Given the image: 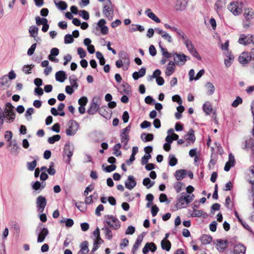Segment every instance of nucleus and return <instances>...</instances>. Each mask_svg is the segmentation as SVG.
<instances>
[{
    "label": "nucleus",
    "instance_id": "nucleus-1",
    "mask_svg": "<svg viewBox=\"0 0 254 254\" xmlns=\"http://www.w3.org/2000/svg\"><path fill=\"white\" fill-rule=\"evenodd\" d=\"M194 196L193 194H187L185 193H182L181 196H177V200L178 203L176 205L177 209L183 207L184 205L188 204L191 202L194 198Z\"/></svg>",
    "mask_w": 254,
    "mask_h": 254
},
{
    "label": "nucleus",
    "instance_id": "nucleus-2",
    "mask_svg": "<svg viewBox=\"0 0 254 254\" xmlns=\"http://www.w3.org/2000/svg\"><path fill=\"white\" fill-rule=\"evenodd\" d=\"M101 100L99 97L95 96L93 98L90 106L87 110V113L90 115L95 114L100 108H99L101 105Z\"/></svg>",
    "mask_w": 254,
    "mask_h": 254
},
{
    "label": "nucleus",
    "instance_id": "nucleus-3",
    "mask_svg": "<svg viewBox=\"0 0 254 254\" xmlns=\"http://www.w3.org/2000/svg\"><path fill=\"white\" fill-rule=\"evenodd\" d=\"M243 2L242 1H234L228 6V9L235 15L240 14L242 11Z\"/></svg>",
    "mask_w": 254,
    "mask_h": 254
},
{
    "label": "nucleus",
    "instance_id": "nucleus-4",
    "mask_svg": "<svg viewBox=\"0 0 254 254\" xmlns=\"http://www.w3.org/2000/svg\"><path fill=\"white\" fill-rule=\"evenodd\" d=\"M103 14L109 20L113 19L114 15L113 5L112 1L106 2L103 6Z\"/></svg>",
    "mask_w": 254,
    "mask_h": 254
},
{
    "label": "nucleus",
    "instance_id": "nucleus-5",
    "mask_svg": "<svg viewBox=\"0 0 254 254\" xmlns=\"http://www.w3.org/2000/svg\"><path fill=\"white\" fill-rule=\"evenodd\" d=\"M172 57H173L176 64L178 66L184 65L186 62L190 59L189 57L187 56L185 54L177 53H173Z\"/></svg>",
    "mask_w": 254,
    "mask_h": 254
},
{
    "label": "nucleus",
    "instance_id": "nucleus-6",
    "mask_svg": "<svg viewBox=\"0 0 254 254\" xmlns=\"http://www.w3.org/2000/svg\"><path fill=\"white\" fill-rule=\"evenodd\" d=\"M107 224L115 230L119 229L121 227L120 221L113 215H108L105 217Z\"/></svg>",
    "mask_w": 254,
    "mask_h": 254
},
{
    "label": "nucleus",
    "instance_id": "nucleus-7",
    "mask_svg": "<svg viewBox=\"0 0 254 254\" xmlns=\"http://www.w3.org/2000/svg\"><path fill=\"white\" fill-rule=\"evenodd\" d=\"M69 127L66 129L65 133L67 136H73L77 132L79 125L78 123L73 120H71L68 122Z\"/></svg>",
    "mask_w": 254,
    "mask_h": 254
},
{
    "label": "nucleus",
    "instance_id": "nucleus-8",
    "mask_svg": "<svg viewBox=\"0 0 254 254\" xmlns=\"http://www.w3.org/2000/svg\"><path fill=\"white\" fill-rule=\"evenodd\" d=\"M254 57L252 52L249 53L247 52H243L239 57V61L242 64H246L249 63Z\"/></svg>",
    "mask_w": 254,
    "mask_h": 254
},
{
    "label": "nucleus",
    "instance_id": "nucleus-9",
    "mask_svg": "<svg viewBox=\"0 0 254 254\" xmlns=\"http://www.w3.org/2000/svg\"><path fill=\"white\" fill-rule=\"evenodd\" d=\"M40 225H42V224H40L36 230V232H37L38 230L40 231V232L38 235V243H42L44 242L45 238L49 234V231L48 229L47 228H42L40 227Z\"/></svg>",
    "mask_w": 254,
    "mask_h": 254
},
{
    "label": "nucleus",
    "instance_id": "nucleus-10",
    "mask_svg": "<svg viewBox=\"0 0 254 254\" xmlns=\"http://www.w3.org/2000/svg\"><path fill=\"white\" fill-rule=\"evenodd\" d=\"M74 150V147L73 145H70L69 143H66L64 148V154L67 157V160L66 162L67 164H69L71 157L73 155Z\"/></svg>",
    "mask_w": 254,
    "mask_h": 254
},
{
    "label": "nucleus",
    "instance_id": "nucleus-11",
    "mask_svg": "<svg viewBox=\"0 0 254 254\" xmlns=\"http://www.w3.org/2000/svg\"><path fill=\"white\" fill-rule=\"evenodd\" d=\"M36 204L38 210L42 213L47 205V200L42 195H39L36 199Z\"/></svg>",
    "mask_w": 254,
    "mask_h": 254
},
{
    "label": "nucleus",
    "instance_id": "nucleus-12",
    "mask_svg": "<svg viewBox=\"0 0 254 254\" xmlns=\"http://www.w3.org/2000/svg\"><path fill=\"white\" fill-rule=\"evenodd\" d=\"M253 35L241 34L238 40V42L240 44L247 45L253 42Z\"/></svg>",
    "mask_w": 254,
    "mask_h": 254
},
{
    "label": "nucleus",
    "instance_id": "nucleus-13",
    "mask_svg": "<svg viewBox=\"0 0 254 254\" xmlns=\"http://www.w3.org/2000/svg\"><path fill=\"white\" fill-rule=\"evenodd\" d=\"M136 185V182L134 177L132 175H129L127 177V180L125 182V187L129 190H132Z\"/></svg>",
    "mask_w": 254,
    "mask_h": 254
},
{
    "label": "nucleus",
    "instance_id": "nucleus-14",
    "mask_svg": "<svg viewBox=\"0 0 254 254\" xmlns=\"http://www.w3.org/2000/svg\"><path fill=\"white\" fill-rule=\"evenodd\" d=\"M14 108V106L10 103L7 102L5 105L4 111L0 112L1 114L5 116V117H7L10 114H12V113H15Z\"/></svg>",
    "mask_w": 254,
    "mask_h": 254
},
{
    "label": "nucleus",
    "instance_id": "nucleus-15",
    "mask_svg": "<svg viewBox=\"0 0 254 254\" xmlns=\"http://www.w3.org/2000/svg\"><path fill=\"white\" fill-rule=\"evenodd\" d=\"M156 250L157 247L154 243H147L142 249V253L144 254H146L149 251H151L152 252H154Z\"/></svg>",
    "mask_w": 254,
    "mask_h": 254
},
{
    "label": "nucleus",
    "instance_id": "nucleus-16",
    "mask_svg": "<svg viewBox=\"0 0 254 254\" xmlns=\"http://www.w3.org/2000/svg\"><path fill=\"white\" fill-rule=\"evenodd\" d=\"M10 81L8 79L7 75H4L0 77V89H5L8 88Z\"/></svg>",
    "mask_w": 254,
    "mask_h": 254
},
{
    "label": "nucleus",
    "instance_id": "nucleus-17",
    "mask_svg": "<svg viewBox=\"0 0 254 254\" xmlns=\"http://www.w3.org/2000/svg\"><path fill=\"white\" fill-rule=\"evenodd\" d=\"M108 108L106 106L101 107L99 110V114L106 119H110L112 116V112L107 111Z\"/></svg>",
    "mask_w": 254,
    "mask_h": 254
},
{
    "label": "nucleus",
    "instance_id": "nucleus-18",
    "mask_svg": "<svg viewBox=\"0 0 254 254\" xmlns=\"http://www.w3.org/2000/svg\"><path fill=\"white\" fill-rule=\"evenodd\" d=\"M119 57L120 60H122V62L126 64L129 66L130 64V60L128 54L124 51H122L119 53Z\"/></svg>",
    "mask_w": 254,
    "mask_h": 254
},
{
    "label": "nucleus",
    "instance_id": "nucleus-19",
    "mask_svg": "<svg viewBox=\"0 0 254 254\" xmlns=\"http://www.w3.org/2000/svg\"><path fill=\"white\" fill-rule=\"evenodd\" d=\"M216 248L219 252H224L227 248V241L219 239L217 240Z\"/></svg>",
    "mask_w": 254,
    "mask_h": 254
},
{
    "label": "nucleus",
    "instance_id": "nucleus-20",
    "mask_svg": "<svg viewBox=\"0 0 254 254\" xmlns=\"http://www.w3.org/2000/svg\"><path fill=\"white\" fill-rule=\"evenodd\" d=\"M187 174V171L186 170L180 169L177 170L174 174L176 180L178 181L183 180L186 177Z\"/></svg>",
    "mask_w": 254,
    "mask_h": 254
},
{
    "label": "nucleus",
    "instance_id": "nucleus-21",
    "mask_svg": "<svg viewBox=\"0 0 254 254\" xmlns=\"http://www.w3.org/2000/svg\"><path fill=\"white\" fill-rule=\"evenodd\" d=\"M188 5V0H177L175 7L177 10H183L185 9Z\"/></svg>",
    "mask_w": 254,
    "mask_h": 254
},
{
    "label": "nucleus",
    "instance_id": "nucleus-22",
    "mask_svg": "<svg viewBox=\"0 0 254 254\" xmlns=\"http://www.w3.org/2000/svg\"><path fill=\"white\" fill-rule=\"evenodd\" d=\"M175 63L172 61H170L168 63L166 71L165 74L167 76H169L171 75L175 71Z\"/></svg>",
    "mask_w": 254,
    "mask_h": 254
},
{
    "label": "nucleus",
    "instance_id": "nucleus-23",
    "mask_svg": "<svg viewBox=\"0 0 254 254\" xmlns=\"http://www.w3.org/2000/svg\"><path fill=\"white\" fill-rule=\"evenodd\" d=\"M55 77L57 81L63 82L66 79V75L64 71L60 70L56 72Z\"/></svg>",
    "mask_w": 254,
    "mask_h": 254
},
{
    "label": "nucleus",
    "instance_id": "nucleus-24",
    "mask_svg": "<svg viewBox=\"0 0 254 254\" xmlns=\"http://www.w3.org/2000/svg\"><path fill=\"white\" fill-rule=\"evenodd\" d=\"M246 251V247L242 244H238L235 246L234 252L235 254H245Z\"/></svg>",
    "mask_w": 254,
    "mask_h": 254
},
{
    "label": "nucleus",
    "instance_id": "nucleus-25",
    "mask_svg": "<svg viewBox=\"0 0 254 254\" xmlns=\"http://www.w3.org/2000/svg\"><path fill=\"white\" fill-rule=\"evenodd\" d=\"M145 73L146 68L144 67H142L138 72L135 71L132 73V77L134 80H137L139 78L144 76Z\"/></svg>",
    "mask_w": 254,
    "mask_h": 254
},
{
    "label": "nucleus",
    "instance_id": "nucleus-26",
    "mask_svg": "<svg viewBox=\"0 0 254 254\" xmlns=\"http://www.w3.org/2000/svg\"><path fill=\"white\" fill-rule=\"evenodd\" d=\"M88 243L87 241L83 242L80 245V250L77 254H86L89 252Z\"/></svg>",
    "mask_w": 254,
    "mask_h": 254
},
{
    "label": "nucleus",
    "instance_id": "nucleus-27",
    "mask_svg": "<svg viewBox=\"0 0 254 254\" xmlns=\"http://www.w3.org/2000/svg\"><path fill=\"white\" fill-rule=\"evenodd\" d=\"M145 13L147 15V16L151 19L152 20L155 21L156 23H160V19L153 13L151 11V10L149 8L147 9Z\"/></svg>",
    "mask_w": 254,
    "mask_h": 254
},
{
    "label": "nucleus",
    "instance_id": "nucleus-28",
    "mask_svg": "<svg viewBox=\"0 0 254 254\" xmlns=\"http://www.w3.org/2000/svg\"><path fill=\"white\" fill-rule=\"evenodd\" d=\"M143 236L142 235H140L138 236V237L136 240V241L133 245L132 250V252L133 253V254H134L135 252L138 249V247L140 245V244L143 240Z\"/></svg>",
    "mask_w": 254,
    "mask_h": 254
},
{
    "label": "nucleus",
    "instance_id": "nucleus-29",
    "mask_svg": "<svg viewBox=\"0 0 254 254\" xmlns=\"http://www.w3.org/2000/svg\"><path fill=\"white\" fill-rule=\"evenodd\" d=\"M244 16L247 21H250L254 18V12L252 9H246L244 13Z\"/></svg>",
    "mask_w": 254,
    "mask_h": 254
},
{
    "label": "nucleus",
    "instance_id": "nucleus-30",
    "mask_svg": "<svg viewBox=\"0 0 254 254\" xmlns=\"http://www.w3.org/2000/svg\"><path fill=\"white\" fill-rule=\"evenodd\" d=\"M205 87L207 89V95H211L214 93L215 88L212 83L210 82H207L205 85Z\"/></svg>",
    "mask_w": 254,
    "mask_h": 254
},
{
    "label": "nucleus",
    "instance_id": "nucleus-31",
    "mask_svg": "<svg viewBox=\"0 0 254 254\" xmlns=\"http://www.w3.org/2000/svg\"><path fill=\"white\" fill-rule=\"evenodd\" d=\"M190 215L191 217H202L203 218H205L207 216L206 213L204 212L203 211L196 209H194V210H193L192 212L190 213Z\"/></svg>",
    "mask_w": 254,
    "mask_h": 254
},
{
    "label": "nucleus",
    "instance_id": "nucleus-32",
    "mask_svg": "<svg viewBox=\"0 0 254 254\" xmlns=\"http://www.w3.org/2000/svg\"><path fill=\"white\" fill-rule=\"evenodd\" d=\"M33 158H34V160L33 161L27 163V169L31 171H33L35 169V167L37 166V160L38 159L37 156H35Z\"/></svg>",
    "mask_w": 254,
    "mask_h": 254
},
{
    "label": "nucleus",
    "instance_id": "nucleus-33",
    "mask_svg": "<svg viewBox=\"0 0 254 254\" xmlns=\"http://www.w3.org/2000/svg\"><path fill=\"white\" fill-rule=\"evenodd\" d=\"M225 0H218L215 4V6L216 7L217 12H218L222 11L225 7Z\"/></svg>",
    "mask_w": 254,
    "mask_h": 254
},
{
    "label": "nucleus",
    "instance_id": "nucleus-34",
    "mask_svg": "<svg viewBox=\"0 0 254 254\" xmlns=\"http://www.w3.org/2000/svg\"><path fill=\"white\" fill-rule=\"evenodd\" d=\"M200 240L203 245H207L212 242V238L211 236L203 235L200 237Z\"/></svg>",
    "mask_w": 254,
    "mask_h": 254
},
{
    "label": "nucleus",
    "instance_id": "nucleus-35",
    "mask_svg": "<svg viewBox=\"0 0 254 254\" xmlns=\"http://www.w3.org/2000/svg\"><path fill=\"white\" fill-rule=\"evenodd\" d=\"M185 138L187 140L190 141L194 142L195 140V137L194 134V131L192 129H190L189 132L185 135Z\"/></svg>",
    "mask_w": 254,
    "mask_h": 254
},
{
    "label": "nucleus",
    "instance_id": "nucleus-36",
    "mask_svg": "<svg viewBox=\"0 0 254 254\" xmlns=\"http://www.w3.org/2000/svg\"><path fill=\"white\" fill-rule=\"evenodd\" d=\"M153 134L146 133H142L140 136L141 140L144 142L151 141L153 139Z\"/></svg>",
    "mask_w": 254,
    "mask_h": 254
},
{
    "label": "nucleus",
    "instance_id": "nucleus-37",
    "mask_svg": "<svg viewBox=\"0 0 254 254\" xmlns=\"http://www.w3.org/2000/svg\"><path fill=\"white\" fill-rule=\"evenodd\" d=\"M38 30L39 28L37 26L35 25L31 26L29 29V32L30 36L33 38L37 37L38 33Z\"/></svg>",
    "mask_w": 254,
    "mask_h": 254
},
{
    "label": "nucleus",
    "instance_id": "nucleus-38",
    "mask_svg": "<svg viewBox=\"0 0 254 254\" xmlns=\"http://www.w3.org/2000/svg\"><path fill=\"white\" fill-rule=\"evenodd\" d=\"M244 146L243 149L248 150L249 149L253 148L254 147V140L252 139H249L245 141Z\"/></svg>",
    "mask_w": 254,
    "mask_h": 254
},
{
    "label": "nucleus",
    "instance_id": "nucleus-39",
    "mask_svg": "<svg viewBox=\"0 0 254 254\" xmlns=\"http://www.w3.org/2000/svg\"><path fill=\"white\" fill-rule=\"evenodd\" d=\"M161 246L163 250H165L168 252L171 249V243L169 241H161Z\"/></svg>",
    "mask_w": 254,
    "mask_h": 254
},
{
    "label": "nucleus",
    "instance_id": "nucleus-40",
    "mask_svg": "<svg viewBox=\"0 0 254 254\" xmlns=\"http://www.w3.org/2000/svg\"><path fill=\"white\" fill-rule=\"evenodd\" d=\"M69 80L71 86L73 88H77L78 87V84L77 83V79L75 75H72L69 77Z\"/></svg>",
    "mask_w": 254,
    "mask_h": 254
},
{
    "label": "nucleus",
    "instance_id": "nucleus-41",
    "mask_svg": "<svg viewBox=\"0 0 254 254\" xmlns=\"http://www.w3.org/2000/svg\"><path fill=\"white\" fill-rule=\"evenodd\" d=\"M93 235L96 237L95 239H97V242H95V244L98 242L99 243H103L104 241L100 238V230L98 227L94 231Z\"/></svg>",
    "mask_w": 254,
    "mask_h": 254
},
{
    "label": "nucleus",
    "instance_id": "nucleus-42",
    "mask_svg": "<svg viewBox=\"0 0 254 254\" xmlns=\"http://www.w3.org/2000/svg\"><path fill=\"white\" fill-rule=\"evenodd\" d=\"M138 30L140 32H143L144 30L143 26L138 24H132L130 27V31L134 32Z\"/></svg>",
    "mask_w": 254,
    "mask_h": 254
},
{
    "label": "nucleus",
    "instance_id": "nucleus-43",
    "mask_svg": "<svg viewBox=\"0 0 254 254\" xmlns=\"http://www.w3.org/2000/svg\"><path fill=\"white\" fill-rule=\"evenodd\" d=\"M122 145L121 143H117L113 147V151H114V154L118 157L120 155H121L122 152L120 150V148H121Z\"/></svg>",
    "mask_w": 254,
    "mask_h": 254
},
{
    "label": "nucleus",
    "instance_id": "nucleus-44",
    "mask_svg": "<svg viewBox=\"0 0 254 254\" xmlns=\"http://www.w3.org/2000/svg\"><path fill=\"white\" fill-rule=\"evenodd\" d=\"M184 43L189 52L195 48L192 42L189 39L184 41Z\"/></svg>",
    "mask_w": 254,
    "mask_h": 254
},
{
    "label": "nucleus",
    "instance_id": "nucleus-45",
    "mask_svg": "<svg viewBox=\"0 0 254 254\" xmlns=\"http://www.w3.org/2000/svg\"><path fill=\"white\" fill-rule=\"evenodd\" d=\"M130 128H131L130 126H128L126 127L123 129L121 131V135H120L121 137H123L125 138H129L128 133L130 130Z\"/></svg>",
    "mask_w": 254,
    "mask_h": 254
},
{
    "label": "nucleus",
    "instance_id": "nucleus-46",
    "mask_svg": "<svg viewBox=\"0 0 254 254\" xmlns=\"http://www.w3.org/2000/svg\"><path fill=\"white\" fill-rule=\"evenodd\" d=\"M103 230L105 231V235L106 238L108 240H111L113 237V235L110 229L107 226H105L102 228Z\"/></svg>",
    "mask_w": 254,
    "mask_h": 254
},
{
    "label": "nucleus",
    "instance_id": "nucleus-47",
    "mask_svg": "<svg viewBox=\"0 0 254 254\" xmlns=\"http://www.w3.org/2000/svg\"><path fill=\"white\" fill-rule=\"evenodd\" d=\"M178 163V160L175 157L174 155L170 154L169 156V165L170 166L173 167L175 166Z\"/></svg>",
    "mask_w": 254,
    "mask_h": 254
},
{
    "label": "nucleus",
    "instance_id": "nucleus-48",
    "mask_svg": "<svg viewBox=\"0 0 254 254\" xmlns=\"http://www.w3.org/2000/svg\"><path fill=\"white\" fill-rule=\"evenodd\" d=\"M61 138V136L59 134L54 135L48 138V142L50 144H54L55 142L59 141Z\"/></svg>",
    "mask_w": 254,
    "mask_h": 254
},
{
    "label": "nucleus",
    "instance_id": "nucleus-49",
    "mask_svg": "<svg viewBox=\"0 0 254 254\" xmlns=\"http://www.w3.org/2000/svg\"><path fill=\"white\" fill-rule=\"evenodd\" d=\"M55 3L58 8L62 10H65L67 7V4L64 1H60L58 3H57L55 1Z\"/></svg>",
    "mask_w": 254,
    "mask_h": 254
},
{
    "label": "nucleus",
    "instance_id": "nucleus-50",
    "mask_svg": "<svg viewBox=\"0 0 254 254\" xmlns=\"http://www.w3.org/2000/svg\"><path fill=\"white\" fill-rule=\"evenodd\" d=\"M159 47L164 57H165L166 58H169L170 57H172V53H169L167 49L163 47V46L161 45L160 43L159 44Z\"/></svg>",
    "mask_w": 254,
    "mask_h": 254
},
{
    "label": "nucleus",
    "instance_id": "nucleus-51",
    "mask_svg": "<svg viewBox=\"0 0 254 254\" xmlns=\"http://www.w3.org/2000/svg\"><path fill=\"white\" fill-rule=\"evenodd\" d=\"M34 112V109L33 108H29L26 111L25 116L28 121H30L32 119L31 115Z\"/></svg>",
    "mask_w": 254,
    "mask_h": 254
},
{
    "label": "nucleus",
    "instance_id": "nucleus-52",
    "mask_svg": "<svg viewBox=\"0 0 254 254\" xmlns=\"http://www.w3.org/2000/svg\"><path fill=\"white\" fill-rule=\"evenodd\" d=\"M36 23L37 25H44L48 23V20L46 18H41L39 16H37L35 18Z\"/></svg>",
    "mask_w": 254,
    "mask_h": 254
},
{
    "label": "nucleus",
    "instance_id": "nucleus-53",
    "mask_svg": "<svg viewBox=\"0 0 254 254\" xmlns=\"http://www.w3.org/2000/svg\"><path fill=\"white\" fill-rule=\"evenodd\" d=\"M142 183L143 185L146 186L147 189H149L153 186L154 182H151L149 178H146L143 179Z\"/></svg>",
    "mask_w": 254,
    "mask_h": 254
},
{
    "label": "nucleus",
    "instance_id": "nucleus-54",
    "mask_svg": "<svg viewBox=\"0 0 254 254\" xmlns=\"http://www.w3.org/2000/svg\"><path fill=\"white\" fill-rule=\"evenodd\" d=\"M34 66L33 64L24 65L22 67V71L26 74L31 73V69Z\"/></svg>",
    "mask_w": 254,
    "mask_h": 254
},
{
    "label": "nucleus",
    "instance_id": "nucleus-55",
    "mask_svg": "<svg viewBox=\"0 0 254 254\" xmlns=\"http://www.w3.org/2000/svg\"><path fill=\"white\" fill-rule=\"evenodd\" d=\"M203 109L204 112H205L207 115L210 114L212 110L211 105L210 104L206 103H205L203 105Z\"/></svg>",
    "mask_w": 254,
    "mask_h": 254
},
{
    "label": "nucleus",
    "instance_id": "nucleus-56",
    "mask_svg": "<svg viewBox=\"0 0 254 254\" xmlns=\"http://www.w3.org/2000/svg\"><path fill=\"white\" fill-rule=\"evenodd\" d=\"M184 186V184L181 182H177L174 184V188L177 193L180 192L182 190V187Z\"/></svg>",
    "mask_w": 254,
    "mask_h": 254
},
{
    "label": "nucleus",
    "instance_id": "nucleus-57",
    "mask_svg": "<svg viewBox=\"0 0 254 254\" xmlns=\"http://www.w3.org/2000/svg\"><path fill=\"white\" fill-rule=\"evenodd\" d=\"M122 87L123 88V92L127 94H129V93L130 92L131 89L130 86L128 83L126 82L123 83L122 85Z\"/></svg>",
    "mask_w": 254,
    "mask_h": 254
},
{
    "label": "nucleus",
    "instance_id": "nucleus-58",
    "mask_svg": "<svg viewBox=\"0 0 254 254\" xmlns=\"http://www.w3.org/2000/svg\"><path fill=\"white\" fill-rule=\"evenodd\" d=\"M64 41L65 44L72 43L74 41L72 35L68 34H66L64 36Z\"/></svg>",
    "mask_w": 254,
    "mask_h": 254
},
{
    "label": "nucleus",
    "instance_id": "nucleus-59",
    "mask_svg": "<svg viewBox=\"0 0 254 254\" xmlns=\"http://www.w3.org/2000/svg\"><path fill=\"white\" fill-rule=\"evenodd\" d=\"M79 15L82 17L84 20H88L89 18L88 12L85 10H81L79 11Z\"/></svg>",
    "mask_w": 254,
    "mask_h": 254
},
{
    "label": "nucleus",
    "instance_id": "nucleus-60",
    "mask_svg": "<svg viewBox=\"0 0 254 254\" xmlns=\"http://www.w3.org/2000/svg\"><path fill=\"white\" fill-rule=\"evenodd\" d=\"M151 156L150 154L148 155H144L142 158L141 160V163L142 165H145L148 162V160L151 158Z\"/></svg>",
    "mask_w": 254,
    "mask_h": 254
},
{
    "label": "nucleus",
    "instance_id": "nucleus-61",
    "mask_svg": "<svg viewBox=\"0 0 254 254\" xmlns=\"http://www.w3.org/2000/svg\"><path fill=\"white\" fill-rule=\"evenodd\" d=\"M88 99L86 97L83 96L78 99V104L81 106H85L87 103Z\"/></svg>",
    "mask_w": 254,
    "mask_h": 254
},
{
    "label": "nucleus",
    "instance_id": "nucleus-62",
    "mask_svg": "<svg viewBox=\"0 0 254 254\" xmlns=\"http://www.w3.org/2000/svg\"><path fill=\"white\" fill-rule=\"evenodd\" d=\"M161 37L167 41L169 43H172L173 42V39L172 37L165 31L162 35Z\"/></svg>",
    "mask_w": 254,
    "mask_h": 254
},
{
    "label": "nucleus",
    "instance_id": "nucleus-63",
    "mask_svg": "<svg viewBox=\"0 0 254 254\" xmlns=\"http://www.w3.org/2000/svg\"><path fill=\"white\" fill-rule=\"evenodd\" d=\"M77 53L81 59L85 58L86 56V52L83 48L81 47L78 48Z\"/></svg>",
    "mask_w": 254,
    "mask_h": 254
},
{
    "label": "nucleus",
    "instance_id": "nucleus-64",
    "mask_svg": "<svg viewBox=\"0 0 254 254\" xmlns=\"http://www.w3.org/2000/svg\"><path fill=\"white\" fill-rule=\"evenodd\" d=\"M242 99L240 97H237L232 104L233 107H237L239 104L242 103Z\"/></svg>",
    "mask_w": 254,
    "mask_h": 254
}]
</instances>
